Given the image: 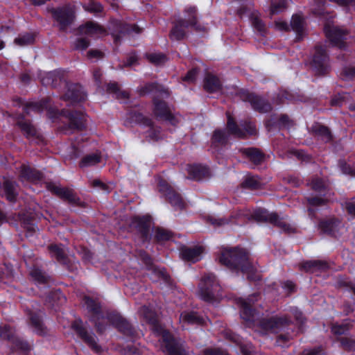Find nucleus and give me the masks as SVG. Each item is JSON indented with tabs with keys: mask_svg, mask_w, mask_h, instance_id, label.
Wrapping results in <instances>:
<instances>
[{
	"mask_svg": "<svg viewBox=\"0 0 355 355\" xmlns=\"http://www.w3.org/2000/svg\"><path fill=\"white\" fill-rule=\"evenodd\" d=\"M221 265L232 272L246 274L250 282H258L261 279L256 268L250 261L248 252L239 246L223 248L218 257Z\"/></svg>",
	"mask_w": 355,
	"mask_h": 355,
	"instance_id": "obj_1",
	"label": "nucleus"
},
{
	"mask_svg": "<svg viewBox=\"0 0 355 355\" xmlns=\"http://www.w3.org/2000/svg\"><path fill=\"white\" fill-rule=\"evenodd\" d=\"M257 130L254 123L250 121H241L239 125L234 117L227 114L226 130L216 129L211 138V146L214 148L225 146L229 142V137L233 136L237 139H244L248 137L255 136Z\"/></svg>",
	"mask_w": 355,
	"mask_h": 355,
	"instance_id": "obj_2",
	"label": "nucleus"
},
{
	"mask_svg": "<svg viewBox=\"0 0 355 355\" xmlns=\"http://www.w3.org/2000/svg\"><path fill=\"white\" fill-rule=\"evenodd\" d=\"M187 19L179 18L173 22L169 33L171 40L181 41L187 36V29L191 27L196 32H204L205 28L198 23L197 8L196 6H189L184 9Z\"/></svg>",
	"mask_w": 355,
	"mask_h": 355,
	"instance_id": "obj_3",
	"label": "nucleus"
},
{
	"mask_svg": "<svg viewBox=\"0 0 355 355\" xmlns=\"http://www.w3.org/2000/svg\"><path fill=\"white\" fill-rule=\"evenodd\" d=\"M277 213L276 212L270 213L266 209L259 207L256 209L252 212V214L250 215V218L257 222L269 223L272 225V220L270 218H272L273 215H277ZM243 217L245 218H250V216L246 211L239 209L232 213L230 219H227L225 218H216L214 217H209V220L214 225L222 226L229 223H238L237 221L232 220V219H240Z\"/></svg>",
	"mask_w": 355,
	"mask_h": 355,
	"instance_id": "obj_4",
	"label": "nucleus"
},
{
	"mask_svg": "<svg viewBox=\"0 0 355 355\" xmlns=\"http://www.w3.org/2000/svg\"><path fill=\"white\" fill-rule=\"evenodd\" d=\"M71 329L93 352L101 354L102 347L98 343V338L92 331H89L80 318L73 320L71 324Z\"/></svg>",
	"mask_w": 355,
	"mask_h": 355,
	"instance_id": "obj_5",
	"label": "nucleus"
},
{
	"mask_svg": "<svg viewBox=\"0 0 355 355\" xmlns=\"http://www.w3.org/2000/svg\"><path fill=\"white\" fill-rule=\"evenodd\" d=\"M220 289L216 277L212 273L205 274L199 284V297L206 302L213 303L216 301V294Z\"/></svg>",
	"mask_w": 355,
	"mask_h": 355,
	"instance_id": "obj_6",
	"label": "nucleus"
},
{
	"mask_svg": "<svg viewBox=\"0 0 355 355\" xmlns=\"http://www.w3.org/2000/svg\"><path fill=\"white\" fill-rule=\"evenodd\" d=\"M311 66L318 76H326L330 72V59L325 46H315Z\"/></svg>",
	"mask_w": 355,
	"mask_h": 355,
	"instance_id": "obj_7",
	"label": "nucleus"
},
{
	"mask_svg": "<svg viewBox=\"0 0 355 355\" xmlns=\"http://www.w3.org/2000/svg\"><path fill=\"white\" fill-rule=\"evenodd\" d=\"M46 188L53 195L69 204L80 208L87 207V203L83 201L73 189L57 186L52 182L46 183Z\"/></svg>",
	"mask_w": 355,
	"mask_h": 355,
	"instance_id": "obj_8",
	"label": "nucleus"
},
{
	"mask_svg": "<svg viewBox=\"0 0 355 355\" xmlns=\"http://www.w3.org/2000/svg\"><path fill=\"white\" fill-rule=\"evenodd\" d=\"M161 336L160 343L162 351L167 355H189L182 345L172 333L163 328L156 333Z\"/></svg>",
	"mask_w": 355,
	"mask_h": 355,
	"instance_id": "obj_9",
	"label": "nucleus"
},
{
	"mask_svg": "<svg viewBox=\"0 0 355 355\" xmlns=\"http://www.w3.org/2000/svg\"><path fill=\"white\" fill-rule=\"evenodd\" d=\"M152 223L153 219L150 215L134 216L131 218L130 227L137 232L143 243H149L152 239Z\"/></svg>",
	"mask_w": 355,
	"mask_h": 355,
	"instance_id": "obj_10",
	"label": "nucleus"
},
{
	"mask_svg": "<svg viewBox=\"0 0 355 355\" xmlns=\"http://www.w3.org/2000/svg\"><path fill=\"white\" fill-rule=\"evenodd\" d=\"M49 112H53V119L63 116L69 120V128L72 130H83L86 128L84 114L80 111L62 109L61 110H49Z\"/></svg>",
	"mask_w": 355,
	"mask_h": 355,
	"instance_id": "obj_11",
	"label": "nucleus"
},
{
	"mask_svg": "<svg viewBox=\"0 0 355 355\" xmlns=\"http://www.w3.org/2000/svg\"><path fill=\"white\" fill-rule=\"evenodd\" d=\"M108 322L121 334L127 337L134 338L137 333L135 327L121 314L112 311L107 314Z\"/></svg>",
	"mask_w": 355,
	"mask_h": 355,
	"instance_id": "obj_12",
	"label": "nucleus"
},
{
	"mask_svg": "<svg viewBox=\"0 0 355 355\" xmlns=\"http://www.w3.org/2000/svg\"><path fill=\"white\" fill-rule=\"evenodd\" d=\"M239 96L244 102L250 103L252 109L260 113H268L272 110L270 102L265 98L248 90L239 92Z\"/></svg>",
	"mask_w": 355,
	"mask_h": 355,
	"instance_id": "obj_13",
	"label": "nucleus"
},
{
	"mask_svg": "<svg viewBox=\"0 0 355 355\" xmlns=\"http://www.w3.org/2000/svg\"><path fill=\"white\" fill-rule=\"evenodd\" d=\"M128 119L130 122L149 128V130H148V137L153 141L159 140L160 137L161 128L155 126L154 122L150 118L144 116L141 112L130 111L128 112Z\"/></svg>",
	"mask_w": 355,
	"mask_h": 355,
	"instance_id": "obj_14",
	"label": "nucleus"
},
{
	"mask_svg": "<svg viewBox=\"0 0 355 355\" xmlns=\"http://www.w3.org/2000/svg\"><path fill=\"white\" fill-rule=\"evenodd\" d=\"M158 191L164 196L167 202L175 209L182 210L185 207L181 195L164 179H161L157 184Z\"/></svg>",
	"mask_w": 355,
	"mask_h": 355,
	"instance_id": "obj_15",
	"label": "nucleus"
},
{
	"mask_svg": "<svg viewBox=\"0 0 355 355\" xmlns=\"http://www.w3.org/2000/svg\"><path fill=\"white\" fill-rule=\"evenodd\" d=\"M291 324H293V321L287 315L263 318L259 322V327L261 329L273 332L284 330Z\"/></svg>",
	"mask_w": 355,
	"mask_h": 355,
	"instance_id": "obj_16",
	"label": "nucleus"
},
{
	"mask_svg": "<svg viewBox=\"0 0 355 355\" xmlns=\"http://www.w3.org/2000/svg\"><path fill=\"white\" fill-rule=\"evenodd\" d=\"M152 101L153 104V112L157 119L168 121L173 125L178 123V119L171 112L166 101L158 98L157 96H154Z\"/></svg>",
	"mask_w": 355,
	"mask_h": 355,
	"instance_id": "obj_17",
	"label": "nucleus"
},
{
	"mask_svg": "<svg viewBox=\"0 0 355 355\" xmlns=\"http://www.w3.org/2000/svg\"><path fill=\"white\" fill-rule=\"evenodd\" d=\"M51 13L53 19L59 24L61 31H64L73 21V12L68 8H52Z\"/></svg>",
	"mask_w": 355,
	"mask_h": 355,
	"instance_id": "obj_18",
	"label": "nucleus"
},
{
	"mask_svg": "<svg viewBox=\"0 0 355 355\" xmlns=\"http://www.w3.org/2000/svg\"><path fill=\"white\" fill-rule=\"evenodd\" d=\"M87 94L83 87L78 83H69L67 85V91L62 96L64 101L71 103H79L86 100Z\"/></svg>",
	"mask_w": 355,
	"mask_h": 355,
	"instance_id": "obj_19",
	"label": "nucleus"
},
{
	"mask_svg": "<svg viewBox=\"0 0 355 355\" xmlns=\"http://www.w3.org/2000/svg\"><path fill=\"white\" fill-rule=\"evenodd\" d=\"M324 31L327 38L333 46H338L340 49L345 46V40L347 31L338 27L330 26H325Z\"/></svg>",
	"mask_w": 355,
	"mask_h": 355,
	"instance_id": "obj_20",
	"label": "nucleus"
},
{
	"mask_svg": "<svg viewBox=\"0 0 355 355\" xmlns=\"http://www.w3.org/2000/svg\"><path fill=\"white\" fill-rule=\"evenodd\" d=\"M50 97L43 98L39 101L26 103L23 107V111L24 113V114L28 115L31 111L40 113L44 111V110H47L49 116L52 118V116L54 114V113H50L49 110H55L50 107Z\"/></svg>",
	"mask_w": 355,
	"mask_h": 355,
	"instance_id": "obj_21",
	"label": "nucleus"
},
{
	"mask_svg": "<svg viewBox=\"0 0 355 355\" xmlns=\"http://www.w3.org/2000/svg\"><path fill=\"white\" fill-rule=\"evenodd\" d=\"M140 96H144L150 94H155L163 97H168L169 92L166 88L157 82H148L144 85L139 87L137 89Z\"/></svg>",
	"mask_w": 355,
	"mask_h": 355,
	"instance_id": "obj_22",
	"label": "nucleus"
},
{
	"mask_svg": "<svg viewBox=\"0 0 355 355\" xmlns=\"http://www.w3.org/2000/svg\"><path fill=\"white\" fill-rule=\"evenodd\" d=\"M48 250L52 258L55 259L59 263L67 268L69 270H72L71 268V261L63 249L62 244H50L48 246Z\"/></svg>",
	"mask_w": 355,
	"mask_h": 355,
	"instance_id": "obj_23",
	"label": "nucleus"
},
{
	"mask_svg": "<svg viewBox=\"0 0 355 355\" xmlns=\"http://www.w3.org/2000/svg\"><path fill=\"white\" fill-rule=\"evenodd\" d=\"M117 34L114 35V42L117 43L123 36H130L134 34L139 35L143 32V28L135 24L118 22L116 24Z\"/></svg>",
	"mask_w": 355,
	"mask_h": 355,
	"instance_id": "obj_24",
	"label": "nucleus"
},
{
	"mask_svg": "<svg viewBox=\"0 0 355 355\" xmlns=\"http://www.w3.org/2000/svg\"><path fill=\"white\" fill-rule=\"evenodd\" d=\"M26 315L28 318V323L33 329L35 334L40 336H44L46 334V327L43 323L40 313L27 310Z\"/></svg>",
	"mask_w": 355,
	"mask_h": 355,
	"instance_id": "obj_25",
	"label": "nucleus"
},
{
	"mask_svg": "<svg viewBox=\"0 0 355 355\" xmlns=\"http://www.w3.org/2000/svg\"><path fill=\"white\" fill-rule=\"evenodd\" d=\"M18 217L21 227L28 234L27 236H32L37 228L35 214L31 211H23L19 213Z\"/></svg>",
	"mask_w": 355,
	"mask_h": 355,
	"instance_id": "obj_26",
	"label": "nucleus"
},
{
	"mask_svg": "<svg viewBox=\"0 0 355 355\" xmlns=\"http://www.w3.org/2000/svg\"><path fill=\"white\" fill-rule=\"evenodd\" d=\"M300 269L309 273L322 272L329 269V265L323 260H309L301 263Z\"/></svg>",
	"mask_w": 355,
	"mask_h": 355,
	"instance_id": "obj_27",
	"label": "nucleus"
},
{
	"mask_svg": "<svg viewBox=\"0 0 355 355\" xmlns=\"http://www.w3.org/2000/svg\"><path fill=\"white\" fill-rule=\"evenodd\" d=\"M311 132L315 137L327 144L333 141L334 135L330 128L319 122H315L311 127Z\"/></svg>",
	"mask_w": 355,
	"mask_h": 355,
	"instance_id": "obj_28",
	"label": "nucleus"
},
{
	"mask_svg": "<svg viewBox=\"0 0 355 355\" xmlns=\"http://www.w3.org/2000/svg\"><path fill=\"white\" fill-rule=\"evenodd\" d=\"M141 312L146 322L151 325L153 331L156 334L164 327L160 324L156 312L146 306L141 309Z\"/></svg>",
	"mask_w": 355,
	"mask_h": 355,
	"instance_id": "obj_29",
	"label": "nucleus"
},
{
	"mask_svg": "<svg viewBox=\"0 0 355 355\" xmlns=\"http://www.w3.org/2000/svg\"><path fill=\"white\" fill-rule=\"evenodd\" d=\"M20 178L28 182L37 183L42 180L44 175L39 170L23 164L21 166Z\"/></svg>",
	"mask_w": 355,
	"mask_h": 355,
	"instance_id": "obj_30",
	"label": "nucleus"
},
{
	"mask_svg": "<svg viewBox=\"0 0 355 355\" xmlns=\"http://www.w3.org/2000/svg\"><path fill=\"white\" fill-rule=\"evenodd\" d=\"M189 178L193 180H201L209 175V168L200 164H190L187 166Z\"/></svg>",
	"mask_w": 355,
	"mask_h": 355,
	"instance_id": "obj_31",
	"label": "nucleus"
},
{
	"mask_svg": "<svg viewBox=\"0 0 355 355\" xmlns=\"http://www.w3.org/2000/svg\"><path fill=\"white\" fill-rule=\"evenodd\" d=\"M240 152L255 165L261 164L265 157L264 153L261 150L254 147L241 148Z\"/></svg>",
	"mask_w": 355,
	"mask_h": 355,
	"instance_id": "obj_32",
	"label": "nucleus"
},
{
	"mask_svg": "<svg viewBox=\"0 0 355 355\" xmlns=\"http://www.w3.org/2000/svg\"><path fill=\"white\" fill-rule=\"evenodd\" d=\"M16 125L20 128L21 131L26 138L34 137L37 131L31 121L26 119L24 114H19Z\"/></svg>",
	"mask_w": 355,
	"mask_h": 355,
	"instance_id": "obj_33",
	"label": "nucleus"
},
{
	"mask_svg": "<svg viewBox=\"0 0 355 355\" xmlns=\"http://www.w3.org/2000/svg\"><path fill=\"white\" fill-rule=\"evenodd\" d=\"M222 83L216 76L209 73L205 76L203 88L207 92L213 94L222 89Z\"/></svg>",
	"mask_w": 355,
	"mask_h": 355,
	"instance_id": "obj_34",
	"label": "nucleus"
},
{
	"mask_svg": "<svg viewBox=\"0 0 355 355\" xmlns=\"http://www.w3.org/2000/svg\"><path fill=\"white\" fill-rule=\"evenodd\" d=\"M203 252V248L201 246H194L189 248L184 246L180 250V255L182 259L187 261H196L198 257Z\"/></svg>",
	"mask_w": 355,
	"mask_h": 355,
	"instance_id": "obj_35",
	"label": "nucleus"
},
{
	"mask_svg": "<svg viewBox=\"0 0 355 355\" xmlns=\"http://www.w3.org/2000/svg\"><path fill=\"white\" fill-rule=\"evenodd\" d=\"M304 19L299 14H294L291 20V27L296 33V40L300 41L304 35Z\"/></svg>",
	"mask_w": 355,
	"mask_h": 355,
	"instance_id": "obj_36",
	"label": "nucleus"
},
{
	"mask_svg": "<svg viewBox=\"0 0 355 355\" xmlns=\"http://www.w3.org/2000/svg\"><path fill=\"white\" fill-rule=\"evenodd\" d=\"M10 340H12V350L22 355H29L32 349V345L27 340L19 337L13 338L12 334Z\"/></svg>",
	"mask_w": 355,
	"mask_h": 355,
	"instance_id": "obj_37",
	"label": "nucleus"
},
{
	"mask_svg": "<svg viewBox=\"0 0 355 355\" xmlns=\"http://www.w3.org/2000/svg\"><path fill=\"white\" fill-rule=\"evenodd\" d=\"M18 184L16 182L10 180H6L2 185L6 198L10 202H15L18 196Z\"/></svg>",
	"mask_w": 355,
	"mask_h": 355,
	"instance_id": "obj_38",
	"label": "nucleus"
},
{
	"mask_svg": "<svg viewBox=\"0 0 355 355\" xmlns=\"http://www.w3.org/2000/svg\"><path fill=\"white\" fill-rule=\"evenodd\" d=\"M249 19L254 29L261 36H265L267 33V28L265 22L261 19L260 13L257 10H253L250 13Z\"/></svg>",
	"mask_w": 355,
	"mask_h": 355,
	"instance_id": "obj_39",
	"label": "nucleus"
},
{
	"mask_svg": "<svg viewBox=\"0 0 355 355\" xmlns=\"http://www.w3.org/2000/svg\"><path fill=\"white\" fill-rule=\"evenodd\" d=\"M29 275L32 279L37 284H47L50 282V276L40 267L34 265Z\"/></svg>",
	"mask_w": 355,
	"mask_h": 355,
	"instance_id": "obj_40",
	"label": "nucleus"
},
{
	"mask_svg": "<svg viewBox=\"0 0 355 355\" xmlns=\"http://www.w3.org/2000/svg\"><path fill=\"white\" fill-rule=\"evenodd\" d=\"M338 223V220L335 218L323 219L319 221L318 228L322 234L332 236L334 234Z\"/></svg>",
	"mask_w": 355,
	"mask_h": 355,
	"instance_id": "obj_41",
	"label": "nucleus"
},
{
	"mask_svg": "<svg viewBox=\"0 0 355 355\" xmlns=\"http://www.w3.org/2000/svg\"><path fill=\"white\" fill-rule=\"evenodd\" d=\"M241 318L246 322H253L256 310L250 304L243 300H241Z\"/></svg>",
	"mask_w": 355,
	"mask_h": 355,
	"instance_id": "obj_42",
	"label": "nucleus"
},
{
	"mask_svg": "<svg viewBox=\"0 0 355 355\" xmlns=\"http://www.w3.org/2000/svg\"><path fill=\"white\" fill-rule=\"evenodd\" d=\"M101 161V153H95L83 156L79 162V167L81 168L95 166Z\"/></svg>",
	"mask_w": 355,
	"mask_h": 355,
	"instance_id": "obj_43",
	"label": "nucleus"
},
{
	"mask_svg": "<svg viewBox=\"0 0 355 355\" xmlns=\"http://www.w3.org/2000/svg\"><path fill=\"white\" fill-rule=\"evenodd\" d=\"M106 90L107 93L114 94L119 100H125L130 98L129 93L126 91L121 90L116 82L107 83Z\"/></svg>",
	"mask_w": 355,
	"mask_h": 355,
	"instance_id": "obj_44",
	"label": "nucleus"
},
{
	"mask_svg": "<svg viewBox=\"0 0 355 355\" xmlns=\"http://www.w3.org/2000/svg\"><path fill=\"white\" fill-rule=\"evenodd\" d=\"M64 301L65 297L59 289L50 291L46 295L45 300L46 303L49 304L52 307L58 306Z\"/></svg>",
	"mask_w": 355,
	"mask_h": 355,
	"instance_id": "obj_45",
	"label": "nucleus"
},
{
	"mask_svg": "<svg viewBox=\"0 0 355 355\" xmlns=\"http://www.w3.org/2000/svg\"><path fill=\"white\" fill-rule=\"evenodd\" d=\"M36 34L34 33H24L19 34L14 40V43L19 46L31 45L35 43Z\"/></svg>",
	"mask_w": 355,
	"mask_h": 355,
	"instance_id": "obj_46",
	"label": "nucleus"
},
{
	"mask_svg": "<svg viewBox=\"0 0 355 355\" xmlns=\"http://www.w3.org/2000/svg\"><path fill=\"white\" fill-rule=\"evenodd\" d=\"M270 219L273 226L282 229L284 232L288 234L295 233V227H293L289 223L284 222L282 218L279 216L278 214H277V215H273L272 218Z\"/></svg>",
	"mask_w": 355,
	"mask_h": 355,
	"instance_id": "obj_47",
	"label": "nucleus"
},
{
	"mask_svg": "<svg viewBox=\"0 0 355 355\" xmlns=\"http://www.w3.org/2000/svg\"><path fill=\"white\" fill-rule=\"evenodd\" d=\"M241 187L250 190L259 189L261 187L260 178L258 176H247L241 183Z\"/></svg>",
	"mask_w": 355,
	"mask_h": 355,
	"instance_id": "obj_48",
	"label": "nucleus"
},
{
	"mask_svg": "<svg viewBox=\"0 0 355 355\" xmlns=\"http://www.w3.org/2000/svg\"><path fill=\"white\" fill-rule=\"evenodd\" d=\"M180 317L184 322L189 324H202L205 322L203 318L194 311L183 312Z\"/></svg>",
	"mask_w": 355,
	"mask_h": 355,
	"instance_id": "obj_49",
	"label": "nucleus"
},
{
	"mask_svg": "<svg viewBox=\"0 0 355 355\" xmlns=\"http://www.w3.org/2000/svg\"><path fill=\"white\" fill-rule=\"evenodd\" d=\"M173 234L172 232L167 230L162 227H156L154 234V242L159 243L168 241L172 239Z\"/></svg>",
	"mask_w": 355,
	"mask_h": 355,
	"instance_id": "obj_50",
	"label": "nucleus"
},
{
	"mask_svg": "<svg viewBox=\"0 0 355 355\" xmlns=\"http://www.w3.org/2000/svg\"><path fill=\"white\" fill-rule=\"evenodd\" d=\"M236 2H238L239 6L236 8V14L240 18H243V16L246 15H250V12L254 4L249 1L248 0H234Z\"/></svg>",
	"mask_w": 355,
	"mask_h": 355,
	"instance_id": "obj_51",
	"label": "nucleus"
},
{
	"mask_svg": "<svg viewBox=\"0 0 355 355\" xmlns=\"http://www.w3.org/2000/svg\"><path fill=\"white\" fill-rule=\"evenodd\" d=\"M83 300L89 313L94 315H98L101 313V306L94 299L89 296H85Z\"/></svg>",
	"mask_w": 355,
	"mask_h": 355,
	"instance_id": "obj_52",
	"label": "nucleus"
},
{
	"mask_svg": "<svg viewBox=\"0 0 355 355\" xmlns=\"http://www.w3.org/2000/svg\"><path fill=\"white\" fill-rule=\"evenodd\" d=\"M78 30L81 33L85 35H93L98 32H101L103 28L96 23L88 21L86 24L80 26Z\"/></svg>",
	"mask_w": 355,
	"mask_h": 355,
	"instance_id": "obj_53",
	"label": "nucleus"
},
{
	"mask_svg": "<svg viewBox=\"0 0 355 355\" xmlns=\"http://www.w3.org/2000/svg\"><path fill=\"white\" fill-rule=\"evenodd\" d=\"M139 258L146 266L147 270H156V266L154 265L153 260L146 251L144 250H139Z\"/></svg>",
	"mask_w": 355,
	"mask_h": 355,
	"instance_id": "obj_54",
	"label": "nucleus"
},
{
	"mask_svg": "<svg viewBox=\"0 0 355 355\" xmlns=\"http://www.w3.org/2000/svg\"><path fill=\"white\" fill-rule=\"evenodd\" d=\"M146 58L153 64L158 66L164 64L167 60V57L162 53H146Z\"/></svg>",
	"mask_w": 355,
	"mask_h": 355,
	"instance_id": "obj_55",
	"label": "nucleus"
},
{
	"mask_svg": "<svg viewBox=\"0 0 355 355\" xmlns=\"http://www.w3.org/2000/svg\"><path fill=\"white\" fill-rule=\"evenodd\" d=\"M351 326V324L348 322L342 324L334 323L331 327V331L334 335L341 336L346 334L350 329Z\"/></svg>",
	"mask_w": 355,
	"mask_h": 355,
	"instance_id": "obj_56",
	"label": "nucleus"
},
{
	"mask_svg": "<svg viewBox=\"0 0 355 355\" xmlns=\"http://www.w3.org/2000/svg\"><path fill=\"white\" fill-rule=\"evenodd\" d=\"M307 203L311 207H322L327 205L329 200L325 198V194H322L321 196H311L306 198Z\"/></svg>",
	"mask_w": 355,
	"mask_h": 355,
	"instance_id": "obj_57",
	"label": "nucleus"
},
{
	"mask_svg": "<svg viewBox=\"0 0 355 355\" xmlns=\"http://www.w3.org/2000/svg\"><path fill=\"white\" fill-rule=\"evenodd\" d=\"M199 72V68L193 67L189 70L184 76L182 77V80L190 83H195Z\"/></svg>",
	"mask_w": 355,
	"mask_h": 355,
	"instance_id": "obj_58",
	"label": "nucleus"
},
{
	"mask_svg": "<svg viewBox=\"0 0 355 355\" xmlns=\"http://www.w3.org/2000/svg\"><path fill=\"white\" fill-rule=\"evenodd\" d=\"M311 189L318 193L324 192L327 187L321 178H316L311 181Z\"/></svg>",
	"mask_w": 355,
	"mask_h": 355,
	"instance_id": "obj_59",
	"label": "nucleus"
},
{
	"mask_svg": "<svg viewBox=\"0 0 355 355\" xmlns=\"http://www.w3.org/2000/svg\"><path fill=\"white\" fill-rule=\"evenodd\" d=\"M338 340L340 343L341 347L345 350L352 351L353 349H355V340H354L349 338H347V337L340 338Z\"/></svg>",
	"mask_w": 355,
	"mask_h": 355,
	"instance_id": "obj_60",
	"label": "nucleus"
},
{
	"mask_svg": "<svg viewBox=\"0 0 355 355\" xmlns=\"http://www.w3.org/2000/svg\"><path fill=\"white\" fill-rule=\"evenodd\" d=\"M339 166L343 173L352 177L355 176V168L347 164L345 160H340Z\"/></svg>",
	"mask_w": 355,
	"mask_h": 355,
	"instance_id": "obj_61",
	"label": "nucleus"
},
{
	"mask_svg": "<svg viewBox=\"0 0 355 355\" xmlns=\"http://www.w3.org/2000/svg\"><path fill=\"white\" fill-rule=\"evenodd\" d=\"M286 7V3L284 0H279L277 3H272L270 6V14L275 15L282 12Z\"/></svg>",
	"mask_w": 355,
	"mask_h": 355,
	"instance_id": "obj_62",
	"label": "nucleus"
},
{
	"mask_svg": "<svg viewBox=\"0 0 355 355\" xmlns=\"http://www.w3.org/2000/svg\"><path fill=\"white\" fill-rule=\"evenodd\" d=\"M204 355H230L226 350L219 347H208L203 350Z\"/></svg>",
	"mask_w": 355,
	"mask_h": 355,
	"instance_id": "obj_63",
	"label": "nucleus"
},
{
	"mask_svg": "<svg viewBox=\"0 0 355 355\" xmlns=\"http://www.w3.org/2000/svg\"><path fill=\"white\" fill-rule=\"evenodd\" d=\"M303 355H325V352L322 346H317L312 349L304 350Z\"/></svg>",
	"mask_w": 355,
	"mask_h": 355,
	"instance_id": "obj_64",
	"label": "nucleus"
}]
</instances>
